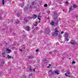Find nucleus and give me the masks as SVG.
Returning a JSON list of instances; mask_svg holds the SVG:
<instances>
[{"label":"nucleus","mask_w":78,"mask_h":78,"mask_svg":"<svg viewBox=\"0 0 78 78\" xmlns=\"http://www.w3.org/2000/svg\"><path fill=\"white\" fill-rule=\"evenodd\" d=\"M19 23V21H16V23H17V24H18V23Z\"/></svg>","instance_id":"nucleus-24"},{"label":"nucleus","mask_w":78,"mask_h":78,"mask_svg":"<svg viewBox=\"0 0 78 78\" xmlns=\"http://www.w3.org/2000/svg\"><path fill=\"white\" fill-rule=\"evenodd\" d=\"M48 73L50 75H52V74H53V72H52L51 71V70H50L48 72Z\"/></svg>","instance_id":"nucleus-10"},{"label":"nucleus","mask_w":78,"mask_h":78,"mask_svg":"<svg viewBox=\"0 0 78 78\" xmlns=\"http://www.w3.org/2000/svg\"><path fill=\"white\" fill-rule=\"evenodd\" d=\"M20 51H22V49H20Z\"/></svg>","instance_id":"nucleus-40"},{"label":"nucleus","mask_w":78,"mask_h":78,"mask_svg":"<svg viewBox=\"0 0 78 78\" xmlns=\"http://www.w3.org/2000/svg\"><path fill=\"white\" fill-rule=\"evenodd\" d=\"M47 68H50V66H47Z\"/></svg>","instance_id":"nucleus-39"},{"label":"nucleus","mask_w":78,"mask_h":78,"mask_svg":"<svg viewBox=\"0 0 78 78\" xmlns=\"http://www.w3.org/2000/svg\"><path fill=\"white\" fill-rule=\"evenodd\" d=\"M54 73H55V74H56L57 75H58V74H59V71L58 70H54Z\"/></svg>","instance_id":"nucleus-5"},{"label":"nucleus","mask_w":78,"mask_h":78,"mask_svg":"<svg viewBox=\"0 0 78 78\" xmlns=\"http://www.w3.org/2000/svg\"><path fill=\"white\" fill-rule=\"evenodd\" d=\"M36 52H38L39 51V50H38V49H37L36 50Z\"/></svg>","instance_id":"nucleus-32"},{"label":"nucleus","mask_w":78,"mask_h":78,"mask_svg":"<svg viewBox=\"0 0 78 78\" xmlns=\"http://www.w3.org/2000/svg\"><path fill=\"white\" fill-rule=\"evenodd\" d=\"M2 3L3 5H5V0H2Z\"/></svg>","instance_id":"nucleus-19"},{"label":"nucleus","mask_w":78,"mask_h":78,"mask_svg":"<svg viewBox=\"0 0 78 78\" xmlns=\"http://www.w3.org/2000/svg\"><path fill=\"white\" fill-rule=\"evenodd\" d=\"M36 4L35 2H34L32 3V6H30V8L31 9L32 8H35V5Z\"/></svg>","instance_id":"nucleus-3"},{"label":"nucleus","mask_w":78,"mask_h":78,"mask_svg":"<svg viewBox=\"0 0 78 78\" xmlns=\"http://www.w3.org/2000/svg\"><path fill=\"white\" fill-rule=\"evenodd\" d=\"M69 34L67 33H65V37H68V36H69Z\"/></svg>","instance_id":"nucleus-13"},{"label":"nucleus","mask_w":78,"mask_h":78,"mask_svg":"<svg viewBox=\"0 0 78 78\" xmlns=\"http://www.w3.org/2000/svg\"><path fill=\"white\" fill-rule=\"evenodd\" d=\"M6 51H8V53H11V49L7 48L6 50Z\"/></svg>","instance_id":"nucleus-8"},{"label":"nucleus","mask_w":78,"mask_h":78,"mask_svg":"<svg viewBox=\"0 0 78 78\" xmlns=\"http://www.w3.org/2000/svg\"><path fill=\"white\" fill-rule=\"evenodd\" d=\"M58 36L59 37H61V35H58Z\"/></svg>","instance_id":"nucleus-38"},{"label":"nucleus","mask_w":78,"mask_h":78,"mask_svg":"<svg viewBox=\"0 0 78 78\" xmlns=\"http://www.w3.org/2000/svg\"><path fill=\"white\" fill-rule=\"evenodd\" d=\"M8 58L9 59V58H11V57L9 56V55H8Z\"/></svg>","instance_id":"nucleus-21"},{"label":"nucleus","mask_w":78,"mask_h":78,"mask_svg":"<svg viewBox=\"0 0 78 78\" xmlns=\"http://www.w3.org/2000/svg\"><path fill=\"white\" fill-rule=\"evenodd\" d=\"M2 55L3 57H5V52H4L2 53Z\"/></svg>","instance_id":"nucleus-17"},{"label":"nucleus","mask_w":78,"mask_h":78,"mask_svg":"<svg viewBox=\"0 0 78 78\" xmlns=\"http://www.w3.org/2000/svg\"><path fill=\"white\" fill-rule=\"evenodd\" d=\"M34 58V56H33L32 57H31V59H33Z\"/></svg>","instance_id":"nucleus-27"},{"label":"nucleus","mask_w":78,"mask_h":78,"mask_svg":"<svg viewBox=\"0 0 78 78\" xmlns=\"http://www.w3.org/2000/svg\"><path fill=\"white\" fill-rule=\"evenodd\" d=\"M74 8L73 6H71V8H69V12H70V11L74 10Z\"/></svg>","instance_id":"nucleus-9"},{"label":"nucleus","mask_w":78,"mask_h":78,"mask_svg":"<svg viewBox=\"0 0 78 78\" xmlns=\"http://www.w3.org/2000/svg\"><path fill=\"white\" fill-rule=\"evenodd\" d=\"M70 43L72 45H75V44H76V42H72L71 41L70 42Z\"/></svg>","instance_id":"nucleus-12"},{"label":"nucleus","mask_w":78,"mask_h":78,"mask_svg":"<svg viewBox=\"0 0 78 78\" xmlns=\"http://www.w3.org/2000/svg\"><path fill=\"white\" fill-rule=\"evenodd\" d=\"M23 78H27V77H26V76H23Z\"/></svg>","instance_id":"nucleus-33"},{"label":"nucleus","mask_w":78,"mask_h":78,"mask_svg":"<svg viewBox=\"0 0 78 78\" xmlns=\"http://www.w3.org/2000/svg\"><path fill=\"white\" fill-rule=\"evenodd\" d=\"M36 24L34 25V26H37V22H36Z\"/></svg>","instance_id":"nucleus-23"},{"label":"nucleus","mask_w":78,"mask_h":78,"mask_svg":"<svg viewBox=\"0 0 78 78\" xmlns=\"http://www.w3.org/2000/svg\"><path fill=\"white\" fill-rule=\"evenodd\" d=\"M32 75V74H30L29 75V76L30 77V76H31Z\"/></svg>","instance_id":"nucleus-28"},{"label":"nucleus","mask_w":78,"mask_h":78,"mask_svg":"<svg viewBox=\"0 0 78 78\" xmlns=\"http://www.w3.org/2000/svg\"><path fill=\"white\" fill-rule=\"evenodd\" d=\"M24 69H25V67H24Z\"/></svg>","instance_id":"nucleus-45"},{"label":"nucleus","mask_w":78,"mask_h":78,"mask_svg":"<svg viewBox=\"0 0 78 78\" xmlns=\"http://www.w3.org/2000/svg\"><path fill=\"white\" fill-rule=\"evenodd\" d=\"M69 59H71V58H69Z\"/></svg>","instance_id":"nucleus-42"},{"label":"nucleus","mask_w":78,"mask_h":78,"mask_svg":"<svg viewBox=\"0 0 78 78\" xmlns=\"http://www.w3.org/2000/svg\"><path fill=\"white\" fill-rule=\"evenodd\" d=\"M47 12L48 14H49V13H50V11H48Z\"/></svg>","instance_id":"nucleus-31"},{"label":"nucleus","mask_w":78,"mask_h":78,"mask_svg":"<svg viewBox=\"0 0 78 78\" xmlns=\"http://www.w3.org/2000/svg\"><path fill=\"white\" fill-rule=\"evenodd\" d=\"M73 41V40H71V41Z\"/></svg>","instance_id":"nucleus-41"},{"label":"nucleus","mask_w":78,"mask_h":78,"mask_svg":"<svg viewBox=\"0 0 78 78\" xmlns=\"http://www.w3.org/2000/svg\"><path fill=\"white\" fill-rule=\"evenodd\" d=\"M66 40L67 41H69V39L66 38Z\"/></svg>","instance_id":"nucleus-30"},{"label":"nucleus","mask_w":78,"mask_h":78,"mask_svg":"<svg viewBox=\"0 0 78 78\" xmlns=\"http://www.w3.org/2000/svg\"><path fill=\"white\" fill-rule=\"evenodd\" d=\"M74 8H76L77 7V6L76 5H75V4H74L73 5V6Z\"/></svg>","instance_id":"nucleus-18"},{"label":"nucleus","mask_w":78,"mask_h":78,"mask_svg":"<svg viewBox=\"0 0 78 78\" xmlns=\"http://www.w3.org/2000/svg\"><path fill=\"white\" fill-rule=\"evenodd\" d=\"M36 17H37V16L35 15H34L33 16V19H36Z\"/></svg>","instance_id":"nucleus-15"},{"label":"nucleus","mask_w":78,"mask_h":78,"mask_svg":"<svg viewBox=\"0 0 78 78\" xmlns=\"http://www.w3.org/2000/svg\"><path fill=\"white\" fill-rule=\"evenodd\" d=\"M24 11L25 12V11H27V7H25L24 9Z\"/></svg>","instance_id":"nucleus-20"},{"label":"nucleus","mask_w":78,"mask_h":78,"mask_svg":"<svg viewBox=\"0 0 78 78\" xmlns=\"http://www.w3.org/2000/svg\"><path fill=\"white\" fill-rule=\"evenodd\" d=\"M24 20L25 22H28V20L26 18L24 19Z\"/></svg>","instance_id":"nucleus-16"},{"label":"nucleus","mask_w":78,"mask_h":78,"mask_svg":"<svg viewBox=\"0 0 78 78\" xmlns=\"http://www.w3.org/2000/svg\"><path fill=\"white\" fill-rule=\"evenodd\" d=\"M65 75H66V76H67L68 75H70V73L68 72L67 73H66Z\"/></svg>","instance_id":"nucleus-14"},{"label":"nucleus","mask_w":78,"mask_h":78,"mask_svg":"<svg viewBox=\"0 0 78 78\" xmlns=\"http://www.w3.org/2000/svg\"><path fill=\"white\" fill-rule=\"evenodd\" d=\"M28 56V58L29 59H31V57L30 56Z\"/></svg>","instance_id":"nucleus-35"},{"label":"nucleus","mask_w":78,"mask_h":78,"mask_svg":"<svg viewBox=\"0 0 78 78\" xmlns=\"http://www.w3.org/2000/svg\"><path fill=\"white\" fill-rule=\"evenodd\" d=\"M20 7L21 8H23V6H24V2H23L22 4H20Z\"/></svg>","instance_id":"nucleus-11"},{"label":"nucleus","mask_w":78,"mask_h":78,"mask_svg":"<svg viewBox=\"0 0 78 78\" xmlns=\"http://www.w3.org/2000/svg\"><path fill=\"white\" fill-rule=\"evenodd\" d=\"M17 15L18 17H20V15L19 14H17Z\"/></svg>","instance_id":"nucleus-26"},{"label":"nucleus","mask_w":78,"mask_h":78,"mask_svg":"<svg viewBox=\"0 0 78 78\" xmlns=\"http://www.w3.org/2000/svg\"><path fill=\"white\" fill-rule=\"evenodd\" d=\"M53 15L54 17V18L55 19L56 18H57V13L55 12L54 13Z\"/></svg>","instance_id":"nucleus-7"},{"label":"nucleus","mask_w":78,"mask_h":78,"mask_svg":"<svg viewBox=\"0 0 78 78\" xmlns=\"http://www.w3.org/2000/svg\"><path fill=\"white\" fill-rule=\"evenodd\" d=\"M75 62L74 61H73V62H72V64H75Z\"/></svg>","instance_id":"nucleus-25"},{"label":"nucleus","mask_w":78,"mask_h":78,"mask_svg":"<svg viewBox=\"0 0 78 78\" xmlns=\"http://www.w3.org/2000/svg\"><path fill=\"white\" fill-rule=\"evenodd\" d=\"M66 5H68V4H69V2H66Z\"/></svg>","instance_id":"nucleus-29"},{"label":"nucleus","mask_w":78,"mask_h":78,"mask_svg":"<svg viewBox=\"0 0 78 78\" xmlns=\"http://www.w3.org/2000/svg\"><path fill=\"white\" fill-rule=\"evenodd\" d=\"M56 51H55V53H56Z\"/></svg>","instance_id":"nucleus-47"},{"label":"nucleus","mask_w":78,"mask_h":78,"mask_svg":"<svg viewBox=\"0 0 78 78\" xmlns=\"http://www.w3.org/2000/svg\"><path fill=\"white\" fill-rule=\"evenodd\" d=\"M38 19H39V20H41V18H38Z\"/></svg>","instance_id":"nucleus-36"},{"label":"nucleus","mask_w":78,"mask_h":78,"mask_svg":"<svg viewBox=\"0 0 78 78\" xmlns=\"http://www.w3.org/2000/svg\"><path fill=\"white\" fill-rule=\"evenodd\" d=\"M25 30L27 31H29L30 30V28L29 26H27L25 27Z\"/></svg>","instance_id":"nucleus-6"},{"label":"nucleus","mask_w":78,"mask_h":78,"mask_svg":"<svg viewBox=\"0 0 78 78\" xmlns=\"http://www.w3.org/2000/svg\"><path fill=\"white\" fill-rule=\"evenodd\" d=\"M53 27H55V26H52Z\"/></svg>","instance_id":"nucleus-44"},{"label":"nucleus","mask_w":78,"mask_h":78,"mask_svg":"<svg viewBox=\"0 0 78 78\" xmlns=\"http://www.w3.org/2000/svg\"><path fill=\"white\" fill-rule=\"evenodd\" d=\"M62 34V33H64V31H62L61 32Z\"/></svg>","instance_id":"nucleus-34"},{"label":"nucleus","mask_w":78,"mask_h":78,"mask_svg":"<svg viewBox=\"0 0 78 78\" xmlns=\"http://www.w3.org/2000/svg\"><path fill=\"white\" fill-rule=\"evenodd\" d=\"M51 52H50V53H51Z\"/></svg>","instance_id":"nucleus-48"},{"label":"nucleus","mask_w":78,"mask_h":78,"mask_svg":"<svg viewBox=\"0 0 78 78\" xmlns=\"http://www.w3.org/2000/svg\"><path fill=\"white\" fill-rule=\"evenodd\" d=\"M49 66H51V65H50V64H49Z\"/></svg>","instance_id":"nucleus-43"},{"label":"nucleus","mask_w":78,"mask_h":78,"mask_svg":"<svg viewBox=\"0 0 78 78\" xmlns=\"http://www.w3.org/2000/svg\"><path fill=\"white\" fill-rule=\"evenodd\" d=\"M54 32L53 34H52V35L55 36H58V32L59 31H58V29H57V28H55L54 30Z\"/></svg>","instance_id":"nucleus-1"},{"label":"nucleus","mask_w":78,"mask_h":78,"mask_svg":"<svg viewBox=\"0 0 78 78\" xmlns=\"http://www.w3.org/2000/svg\"><path fill=\"white\" fill-rule=\"evenodd\" d=\"M59 21H58V20H57L56 23H55V22L53 21H52L50 23L51 25H54H54H56L58 24V22Z\"/></svg>","instance_id":"nucleus-2"},{"label":"nucleus","mask_w":78,"mask_h":78,"mask_svg":"<svg viewBox=\"0 0 78 78\" xmlns=\"http://www.w3.org/2000/svg\"><path fill=\"white\" fill-rule=\"evenodd\" d=\"M35 69H33V68L30 66V67L29 68V70L31 72H36V70H35Z\"/></svg>","instance_id":"nucleus-4"},{"label":"nucleus","mask_w":78,"mask_h":78,"mask_svg":"<svg viewBox=\"0 0 78 78\" xmlns=\"http://www.w3.org/2000/svg\"><path fill=\"white\" fill-rule=\"evenodd\" d=\"M2 17H0V20H2Z\"/></svg>","instance_id":"nucleus-37"},{"label":"nucleus","mask_w":78,"mask_h":78,"mask_svg":"<svg viewBox=\"0 0 78 78\" xmlns=\"http://www.w3.org/2000/svg\"><path fill=\"white\" fill-rule=\"evenodd\" d=\"M44 7H47V4H45L44 5Z\"/></svg>","instance_id":"nucleus-22"},{"label":"nucleus","mask_w":78,"mask_h":78,"mask_svg":"<svg viewBox=\"0 0 78 78\" xmlns=\"http://www.w3.org/2000/svg\"><path fill=\"white\" fill-rule=\"evenodd\" d=\"M48 19H49V18H48Z\"/></svg>","instance_id":"nucleus-46"}]
</instances>
